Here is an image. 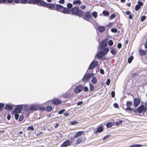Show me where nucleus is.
I'll use <instances>...</instances> for the list:
<instances>
[{"instance_id": "1", "label": "nucleus", "mask_w": 147, "mask_h": 147, "mask_svg": "<svg viewBox=\"0 0 147 147\" xmlns=\"http://www.w3.org/2000/svg\"><path fill=\"white\" fill-rule=\"evenodd\" d=\"M71 11L73 14L80 16H83L84 14V12L82 11L79 10L76 7L73 8L71 10Z\"/></svg>"}, {"instance_id": "2", "label": "nucleus", "mask_w": 147, "mask_h": 147, "mask_svg": "<svg viewBox=\"0 0 147 147\" xmlns=\"http://www.w3.org/2000/svg\"><path fill=\"white\" fill-rule=\"evenodd\" d=\"M41 5L49 8L50 9H53L55 7L54 4L47 3L43 1H42Z\"/></svg>"}, {"instance_id": "3", "label": "nucleus", "mask_w": 147, "mask_h": 147, "mask_svg": "<svg viewBox=\"0 0 147 147\" xmlns=\"http://www.w3.org/2000/svg\"><path fill=\"white\" fill-rule=\"evenodd\" d=\"M42 0H28V3L38 5V3H40V5Z\"/></svg>"}, {"instance_id": "4", "label": "nucleus", "mask_w": 147, "mask_h": 147, "mask_svg": "<svg viewBox=\"0 0 147 147\" xmlns=\"http://www.w3.org/2000/svg\"><path fill=\"white\" fill-rule=\"evenodd\" d=\"M22 108V106L21 105L17 106L15 109L12 111V113H19L21 112Z\"/></svg>"}, {"instance_id": "5", "label": "nucleus", "mask_w": 147, "mask_h": 147, "mask_svg": "<svg viewBox=\"0 0 147 147\" xmlns=\"http://www.w3.org/2000/svg\"><path fill=\"white\" fill-rule=\"evenodd\" d=\"M83 86L82 85H79L74 89V92L76 94H78L83 90Z\"/></svg>"}, {"instance_id": "6", "label": "nucleus", "mask_w": 147, "mask_h": 147, "mask_svg": "<svg viewBox=\"0 0 147 147\" xmlns=\"http://www.w3.org/2000/svg\"><path fill=\"white\" fill-rule=\"evenodd\" d=\"M94 74L93 73L88 74L85 75L82 79L83 82H86L89 79L91 76L94 75Z\"/></svg>"}, {"instance_id": "7", "label": "nucleus", "mask_w": 147, "mask_h": 147, "mask_svg": "<svg viewBox=\"0 0 147 147\" xmlns=\"http://www.w3.org/2000/svg\"><path fill=\"white\" fill-rule=\"evenodd\" d=\"M83 16L84 19L87 20L92 18L91 13L90 12H87L85 13L84 15L83 14V16Z\"/></svg>"}, {"instance_id": "8", "label": "nucleus", "mask_w": 147, "mask_h": 147, "mask_svg": "<svg viewBox=\"0 0 147 147\" xmlns=\"http://www.w3.org/2000/svg\"><path fill=\"white\" fill-rule=\"evenodd\" d=\"M107 40L108 39L106 38L104 40L101 42L100 46L102 50H103V49L107 46Z\"/></svg>"}, {"instance_id": "9", "label": "nucleus", "mask_w": 147, "mask_h": 147, "mask_svg": "<svg viewBox=\"0 0 147 147\" xmlns=\"http://www.w3.org/2000/svg\"><path fill=\"white\" fill-rule=\"evenodd\" d=\"M137 111L139 113H141L144 111H146V109L144 108V105H142L140 106L138 109L137 110H136L134 111L135 112H136Z\"/></svg>"}, {"instance_id": "10", "label": "nucleus", "mask_w": 147, "mask_h": 147, "mask_svg": "<svg viewBox=\"0 0 147 147\" xmlns=\"http://www.w3.org/2000/svg\"><path fill=\"white\" fill-rule=\"evenodd\" d=\"M98 62L96 60H94L92 61L90 64L89 67V69L91 70L93 69L97 65Z\"/></svg>"}, {"instance_id": "11", "label": "nucleus", "mask_w": 147, "mask_h": 147, "mask_svg": "<svg viewBox=\"0 0 147 147\" xmlns=\"http://www.w3.org/2000/svg\"><path fill=\"white\" fill-rule=\"evenodd\" d=\"M71 145V144L70 141L69 140H67L63 143L61 145V147H65L69 146H70Z\"/></svg>"}, {"instance_id": "12", "label": "nucleus", "mask_w": 147, "mask_h": 147, "mask_svg": "<svg viewBox=\"0 0 147 147\" xmlns=\"http://www.w3.org/2000/svg\"><path fill=\"white\" fill-rule=\"evenodd\" d=\"M134 103L135 107H136L140 104V100L139 98H135L134 100Z\"/></svg>"}, {"instance_id": "13", "label": "nucleus", "mask_w": 147, "mask_h": 147, "mask_svg": "<svg viewBox=\"0 0 147 147\" xmlns=\"http://www.w3.org/2000/svg\"><path fill=\"white\" fill-rule=\"evenodd\" d=\"M105 55V52L101 51H99L96 55L97 57L98 58H101Z\"/></svg>"}, {"instance_id": "14", "label": "nucleus", "mask_w": 147, "mask_h": 147, "mask_svg": "<svg viewBox=\"0 0 147 147\" xmlns=\"http://www.w3.org/2000/svg\"><path fill=\"white\" fill-rule=\"evenodd\" d=\"M61 100L58 99H55L52 100V103L55 105H58L61 103Z\"/></svg>"}, {"instance_id": "15", "label": "nucleus", "mask_w": 147, "mask_h": 147, "mask_svg": "<svg viewBox=\"0 0 147 147\" xmlns=\"http://www.w3.org/2000/svg\"><path fill=\"white\" fill-rule=\"evenodd\" d=\"M63 7V6L60 5H57L55 6L56 10L57 11H59L61 12L62 11Z\"/></svg>"}, {"instance_id": "16", "label": "nucleus", "mask_w": 147, "mask_h": 147, "mask_svg": "<svg viewBox=\"0 0 147 147\" xmlns=\"http://www.w3.org/2000/svg\"><path fill=\"white\" fill-rule=\"evenodd\" d=\"M61 12L66 14H69L70 12V9L67 8L63 7Z\"/></svg>"}, {"instance_id": "17", "label": "nucleus", "mask_w": 147, "mask_h": 147, "mask_svg": "<svg viewBox=\"0 0 147 147\" xmlns=\"http://www.w3.org/2000/svg\"><path fill=\"white\" fill-rule=\"evenodd\" d=\"M84 132V131H78L76 134L74 136V138H76L80 136L83 134Z\"/></svg>"}, {"instance_id": "18", "label": "nucleus", "mask_w": 147, "mask_h": 147, "mask_svg": "<svg viewBox=\"0 0 147 147\" xmlns=\"http://www.w3.org/2000/svg\"><path fill=\"white\" fill-rule=\"evenodd\" d=\"M37 108V105H32L30 107L29 109H28V110L29 109L30 111H35L36 110V109Z\"/></svg>"}, {"instance_id": "19", "label": "nucleus", "mask_w": 147, "mask_h": 147, "mask_svg": "<svg viewBox=\"0 0 147 147\" xmlns=\"http://www.w3.org/2000/svg\"><path fill=\"white\" fill-rule=\"evenodd\" d=\"M103 130L102 126H99L97 129L96 131H94V132L95 134H96L97 133H100L102 132Z\"/></svg>"}, {"instance_id": "20", "label": "nucleus", "mask_w": 147, "mask_h": 147, "mask_svg": "<svg viewBox=\"0 0 147 147\" xmlns=\"http://www.w3.org/2000/svg\"><path fill=\"white\" fill-rule=\"evenodd\" d=\"M98 29L100 32H102L105 31V28L103 26H100L98 27Z\"/></svg>"}, {"instance_id": "21", "label": "nucleus", "mask_w": 147, "mask_h": 147, "mask_svg": "<svg viewBox=\"0 0 147 147\" xmlns=\"http://www.w3.org/2000/svg\"><path fill=\"white\" fill-rule=\"evenodd\" d=\"M5 108L7 110H12L13 107L12 106L8 105L5 107Z\"/></svg>"}, {"instance_id": "22", "label": "nucleus", "mask_w": 147, "mask_h": 147, "mask_svg": "<svg viewBox=\"0 0 147 147\" xmlns=\"http://www.w3.org/2000/svg\"><path fill=\"white\" fill-rule=\"evenodd\" d=\"M139 52L140 55H145L146 53V51L142 49H140L139 50Z\"/></svg>"}, {"instance_id": "23", "label": "nucleus", "mask_w": 147, "mask_h": 147, "mask_svg": "<svg viewBox=\"0 0 147 147\" xmlns=\"http://www.w3.org/2000/svg\"><path fill=\"white\" fill-rule=\"evenodd\" d=\"M82 141V138L81 137L79 138L76 142V144L78 145Z\"/></svg>"}, {"instance_id": "24", "label": "nucleus", "mask_w": 147, "mask_h": 147, "mask_svg": "<svg viewBox=\"0 0 147 147\" xmlns=\"http://www.w3.org/2000/svg\"><path fill=\"white\" fill-rule=\"evenodd\" d=\"M92 82L94 84H95L96 83L97 80L96 78L94 76H93L91 80Z\"/></svg>"}, {"instance_id": "25", "label": "nucleus", "mask_w": 147, "mask_h": 147, "mask_svg": "<svg viewBox=\"0 0 147 147\" xmlns=\"http://www.w3.org/2000/svg\"><path fill=\"white\" fill-rule=\"evenodd\" d=\"M73 4H81V1L80 0L74 1L73 2Z\"/></svg>"}, {"instance_id": "26", "label": "nucleus", "mask_w": 147, "mask_h": 147, "mask_svg": "<svg viewBox=\"0 0 147 147\" xmlns=\"http://www.w3.org/2000/svg\"><path fill=\"white\" fill-rule=\"evenodd\" d=\"M132 102L129 101L127 102L126 106L127 107H130L132 105Z\"/></svg>"}, {"instance_id": "27", "label": "nucleus", "mask_w": 147, "mask_h": 147, "mask_svg": "<svg viewBox=\"0 0 147 147\" xmlns=\"http://www.w3.org/2000/svg\"><path fill=\"white\" fill-rule=\"evenodd\" d=\"M112 123L111 122L107 123L106 124V126L108 128L111 127H112Z\"/></svg>"}, {"instance_id": "28", "label": "nucleus", "mask_w": 147, "mask_h": 147, "mask_svg": "<svg viewBox=\"0 0 147 147\" xmlns=\"http://www.w3.org/2000/svg\"><path fill=\"white\" fill-rule=\"evenodd\" d=\"M34 129L33 127V125H31V126H29L27 128V130L28 131L31 130V131H34Z\"/></svg>"}, {"instance_id": "29", "label": "nucleus", "mask_w": 147, "mask_h": 147, "mask_svg": "<svg viewBox=\"0 0 147 147\" xmlns=\"http://www.w3.org/2000/svg\"><path fill=\"white\" fill-rule=\"evenodd\" d=\"M52 107L51 106H48L46 107V110L48 112L51 111L52 109Z\"/></svg>"}, {"instance_id": "30", "label": "nucleus", "mask_w": 147, "mask_h": 147, "mask_svg": "<svg viewBox=\"0 0 147 147\" xmlns=\"http://www.w3.org/2000/svg\"><path fill=\"white\" fill-rule=\"evenodd\" d=\"M28 0H20V3L22 4L28 3Z\"/></svg>"}, {"instance_id": "31", "label": "nucleus", "mask_w": 147, "mask_h": 147, "mask_svg": "<svg viewBox=\"0 0 147 147\" xmlns=\"http://www.w3.org/2000/svg\"><path fill=\"white\" fill-rule=\"evenodd\" d=\"M89 86H90V90L91 91L93 90L94 89V85H93L92 84H90Z\"/></svg>"}, {"instance_id": "32", "label": "nucleus", "mask_w": 147, "mask_h": 147, "mask_svg": "<svg viewBox=\"0 0 147 147\" xmlns=\"http://www.w3.org/2000/svg\"><path fill=\"white\" fill-rule=\"evenodd\" d=\"M105 16H107L109 15V13L108 11L104 10L102 13Z\"/></svg>"}, {"instance_id": "33", "label": "nucleus", "mask_w": 147, "mask_h": 147, "mask_svg": "<svg viewBox=\"0 0 147 147\" xmlns=\"http://www.w3.org/2000/svg\"><path fill=\"white\" fill-rule=\"evenodd\" d=\"M111 52L113 55H116V52L115 49H112L111 51Z\"/></svg>"}, {"instance_id": "34", "label": "nucleus", "mask_w": 147, "mask_h": 147, "mask_svg": "<svg viewBox=\"0 0 147 147\" xmlns=\"http://www.w3.org/2000/svg\"><path fill=\"white\" fill-rule=\"evenodd\" d=\"M12 113L15 114V119L16 120L18 119L19 117V115L18 113Z\"/></svg>"}, {"instance_id": "35", "label": "nucleus", "mask_w": 147, "mask_h": 147, "mask_svg": "<svg viewBox=\"0 0 147 147\" xmlns=\"http://www.w3.org/2000/svg\"><path fill=\"white\" fill-rule=\"evenodd\" d=\"M122 121H117L116 123V125L117 126L119 125L122 124Z\"/></svg>"}, {"instance_id": "36", "label": "nucleus", "mask_w": 147, "mask_h": 147, "mask_svg": "<svg viewBox=\"0 0 147 147\" xmlns=\"http://www.w3.org/2000/svg\"><path fill=\"white\" fill-rule=\"evenodd\" d=\"M133 58V57L132 56H131L128 59V61L129 63H130L131 62Z\"/></svg>"}, {"instance_id": "37", "label": "nucleus", "mask_w": 147, "mask_h": 147, "mask_svg": "<svg viewBox=\"0 0 147 147\" xmlns=\"http://www.w3.org/2000/svg\"><path fill=\"white\" fill-rule=\"evenodd\" d=\"M142 146V145L139 144H134L130 146V147H139Z\"/></svg>"}, {"instance_id": "38", "label": "nucleus", "mask_w": 147, "mask_h": 147, "mask_svg": "<svg viewBox=\"0 0 147 147\" xmlns=\"http://www.w3.org/2000/svg\"><path fill=\"white\" fill-rule=\"evenodd\" d=\"M78 122L76 121H71L70 122V123L72 125H74V124H76L77 123H78Z\"/></svg>"}, {"instance_id": "39", "label": "nucleus", "mask_w": 147, "mask_h": 147, "mask_svg": "<svg viewBox=\"0 0 147 147\" xmlns=\"http://www.w3.org/2000/svg\"><path fill=\"white\" fill-rule=\"evenodd\" d=\"M108 44L109 46H112L113 44V41L111 40H110L108 42Z\"/></svg>"}, {"instance_id": "40", "label": "nucleus", "mask_w": 147, "mask_h": 147, "mask_svg": "<svg viewBox=\"0 0 147 147\" xmlns=\"http://www.w3.org/2000/svg\"><path fill=\"white\" fill-rule=\"evenodd\" d=\"M92 15L94 17L96 18L97 16V13L96 12H93L92 13Z\"/></svg>"}, {"instance_id": "41", "label": "nucleus", "mask_w": 147, "mask_h": 147, "mask_svg": "<svg viewBox=\"0 0 147 147\" xmlns=\"http://www.w3.org/2000/svg\"><path fill=\"white\" fill-rule=\"evenodd\" d=\"M103 50H104V52H105V55L109 51V49L108 48H104L103 49Z\"/></svg>"}, {"instance_id": "42", "label": "nucleus", "mask_w": 147, "mask_h": 147, "mask_svg": "<svg viewBox=\"0 0 147 147\" xmlns=\"http://www.w3.org/2000/svg\"><path fill=\"white\" fill-rule=\"evenodd\" d=\"M115 17V15L114 14H112L110 16V19H113Z\"/></svg>"}, {"instance_id": "43", "label": "nucleus", "mask_w": 147, "mask_h": 147, "mask_svg": "<svg viewBox=\"0 0 147 147\" xmlns=\"http://www.w3.org/2000/svg\"><path fill=\"white\" fill-rule=\"evenodd\" d=\"M140 7L139 5H136L135 7V10L136 11L138 10L140 8Z\"/></svg>"}, {"instance_id": "44", "label": "nucleus", "mask_w": 147, "mask_h": 147, "mask_svg": "<svg viewBox=\"0 0 147 147\" xmlns=\"http://www.w3.org/2000/svg\"><path fill=\"white\" fill-rule=\"evenodd\" d=\"M117 30L116 28H112L111 29V31L113 32H117Z\"/></svg>"}, {"instance_id": "45", "label": "nucleus", "mask_w": 147, "mask_h": 147, "mask_svg": "<svg viewBox=\"0 0 147 147\" xmlns=\"http://www.w3.org/2000/svg\"><path fill=\"white\" fill-rule=\"evenodd\" d=\"M146 18V17L144 16H143L141 18V21L142 22H143L144 21Z\"/></svg>"}, {"instance_id": "46", "label": "nucleus", "mask_w": 147, "mask_h": 147, "mask_svg": "<svg viewBox=\"0 0 147 147\" xmlns=\"http://www.w3.org/2000/svg\"><path fill=\"white\" fill-rule=\"evenodd\" d=\"M128 107L125 109V110L129 111H131L133 110V109L130 107Z\"/></svg>"}, {"instance_id": "47", "label": "nucleus", "mask_w": 147, "mask_h": 147, "mask_svg": "<svg viewBox=\"0 0 147 147\" xmlns=\"http://www.w3.org/2000/svg\"><path fill=\"white\" fill-rule=\"evenodd\" d=\"M65 111V109H63L62 110L60 111L58 113L59 114H61L63 113Z\"/></svg>"}, {"instance_id": "48", "label": "nucleus", "mask_w": 147, "mask_h": 147, "mask_svg": "<svg viewBox=\"0 0 147 147\" xmlns=\"http://www.w3.org/2000/svg\"><path fill=\"white\" fill-rule=\"evenodd\" d=\"M67 7L69 8H71L72 7V5L70 3H68L67 5Z\"/></svg>"}, {"instance_id": "49", "label": "nucleus", "mask_w": 147, "mask_h": 147, "mask_svg": "<svg viewBox=\"0 0 147 147\" xmlns=\"http://www.w3.org/2000/svg\"><path fill=\"white\" fill-rule=\"evenodd\" d=\"M63 96L65 98H69V95L67 93H65L63 95Z\"/></svg>"}, {"instance_id": "50", "label": "nucleus", "mask_w": 147, "mask_h": 147, "mask_svg": "<svg viewBox=\"0 0 147 147\" xmlns=\"http://www.w3.org/2000/svg\"><path fill=\"white\" fill-rule=\"evenodd\" d=\"M111 80L110 79H107L106 82V84L109 85L110 84Z\"/></svg>"}, {"instance_id": "51", "label": "nucleus", "mask_w": 147, "mask_h": 147, "mask_svg": "<svg viewBox=\"0 0 147 147\" xmlns=\"http://www.w3.org/2000/svg\"><path fill=\"white\" fill-rule=\"evenodd\" d=\"M4 105L3 103H0V111H1Z\"/></svg>"}, {"instance_id": "52", "label": "nucleus", "mask_w": 147, "mask_h": 147, "mask_svg": "<svg viewBox=\"0 0 147 147\" xmlns=\"http://www.w3.org/2000/svg\"><path fill=\"white\" fill-rule=\"evenodd\" d=\"M138 5H139L140 7H141V6H142L143 5L142 3L140 1H139L138 2Z\"/></svg>"}, {"instance_id": "53", "label": "nucleus", "mask_w": 147, "mask_h": 147, "mask_svg": "<svg viewBox=\"0 0 147 147\" xmlns=\"http://www.w3.org/2000/svg\"><path fill=\"white\" fill-rule=\"evenodd\" d=\"M113 106L114 107L116 108H119V106H118V104L117 103H115L113 105Z\"/></svg>"}, {"instance_id": "54", "label": "nucleus", "mask_w": 147, "mask_h": 147, "mask_svg": "<svg viewBox=\"0 0 147 147\" xmlns=\"http://www.w3.org/2000/svg\"><path fill=\"white\" fill-rule=\"evenodd\" d=\"M23 119H24V116H20L19 119V121H22L23 120Z\"/></svg>"}, {"instance_id": "55", "label": "nucleus", "mask_w": 147, "mask_h": 147, "mask_svg": "<svg viewBox=\"0 0 147 147\" xmlns=\"http://www.w3.org/2000/svg\"><path fill=\"white\" fill-rule=\"evenodd\" d=\"M122 46V45L121 43H119L117 45V47L119 49H120L121 48Z\"/></svg>"}, {"instance_id": "56", "label": "nucleus", "mask_w": 147, "mask_h": 147, "mask_svg": "<svg viewBox=\"0 0 147 147\" xmlns=\"http://www.w3.org/2000/svg\"><path fill=\"white\" fill-rule=\"evenodd\" d=\"M84 89L85 91L87 92L88 91V88L86 86H85L84 88Z\"/></svg>"}, {"instance_id": "57", "label": "nucleus", "mask_w": 147, "mask_h": 147, "mask_svg": "<svg viewBox=\"0 0 147 147\" xmlns=\"http://www.w3.org/2000/svg\"><path fill=\"white\" fill-rule=\"evenodd\" d=\"M111 95L112 97H114L115 96V92L114 91H112L111 93Z\"/></svg>"}, {"instance_id": "58", "label": "nucleus", "mask_w": 147, "mask_h": 147, "mask_svg": "<svg viewBox=\"0 0 147 147\" xmlns=\"http://www.w3.org/2000/svg\"><path fill=\"white\" fill-rule=\"evenodd\" d=\"M59 2L60 4H63L65 2L64 0H60Z\"/></svg>"}, {"instance_id": "59", "label": "nucleus", "mask_w": 147, "mask_h": 147, "mask_svg": "<svg viewBox=\"0 0 147 147\" xmlns=\"http://www.w3.org/2000/svg\"><path fill=\"white\" fill-rule=\"evenodd\" d=\"M7 0H0V3H4L6 2Z\"/></svg>"}, {"instance_id": "60", "label": "nucleus", "mask_w": 147, "mask_h": 147, "mask_svg": "<svg viewBox=\"0 0 147 147\" xmlns=\"http://www.w3.org/2000/svg\"><path fill=\"white\" fill-rule=\"evenodd\" d=\"M83 103V102L82 101H80L78 102L77 104L78 105H82Z\"/></svg>"}, {"instance_id": "61", "label": "nucleus", "mask_w": 147, "mask_h": 147, "mask_svg": "<svg viewBox=\"0 0 147 147\" xmlns=\"http://www.w3.org/2000/svg\"><path fill=\"white\" fill-rule=\"evenodd\" d=\"M80 8L82 9H84L86 8V6L84 5H81L80 7Z\"/></svg>"}, {"instance_id": "62", "label": "nucleus", "mask_w": 147, "mask_h": 147, "mask_svg": "<svg viewBox=\"0 0 147 147\" xmlns=\"http://www.w3.org/2000/svg\"><path fill=\"white\" fill-rule=\"evenodd\" d=\"M100 73L102 74H104V71L102 69H101L100 70Z\"/></svg>"}, {"instance_id": "63", "label": "nucleus", "mask_w": 147, "mask_h": 147, "mask_svg": "<svg viewBox=\"0 0 147 147\" xmlns=\"http://www.w3.org/2000/svg\"><path fill=\"white\" fill-rule=\"evenodd\" d=\"M16 3H20V0H13Z\"/></svg>"}, {"instance_id": "64", "label": "nucleus", "mask_w": 147, "mask_h": 147, "mask_svg": "<svg viewBox=\"0 0 147 147\" xmlns=\"http://www.w3.org/2000/svg\"><path fill=\"white\" fill-rule=\"evenodd\" d=\"M8 3H12L13 0H7Z\"/></svg>"}]
</instances>
